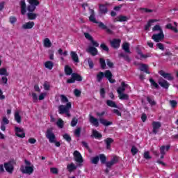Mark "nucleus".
Returning a JSON list of instances; mask_svg holds the SVG:
<instances>
[{
  "instance_id": "nucleus-32",
  "label": "nucleus",
  "mask_w": 178,
  "mask_h": 178,
  "mask_svg": "<svg viewBox=\"0 0 178 178\" xmlns=\"http://www.w3.org/2000/svg\"><path fill=\"white\" fill-rule=\"evenodd\" d=\"M27 17L29 20H35L37 19V14L33 12H29L27 13Z\"/></svg>"
},
{
  "instance_id": "nucleus-33",
  "label": "nucleus",
  "mask_w": 178,
  "mask_h": 178,
  "mask_svg": "<svg viewBox=\"0 0 178 178\" xmlns=\"http://www.w3.org/2000/svg\"><path fill=\"white\" fill-rule=\"evenodd\" d=\"M44 67L46 69H49V70H52L54 68V63L52 61H46L44 63Z\"/></svg>"
},
{
  "instance_id": "nucleus-45",
  "label": "nucleus",
  "mask_w": 178,
  "mask_h": 178,
  "mask_svg": "<svg viewBox=\"0 0 178 178\" xmlns=\"http://www.w3.org/2000/svg\"><path fill=\"white\" fill-rule=\"evenodd\" d=\"M119 98L120 99H122V100L129 101V95L121 93L119 95Z\"/></svg>"
},
{
  "instance_id": "nucleus-25",
  "label": "nucleus",
  "mask_w": 178,
  "mask_h": 178,
  "mask_svg": "<svg viewBox=\"0 0 178 178\" xmlns=\"http://www.w3.org/2000/svg\"><path fill=\"white\" fill-rule=\"evenodd\" d=\"M122 49L126 52V54H131L130 51V43L124 42L122 46Z\"/></svg>"
},
{
  "instance_id": "nucleus-17",
  "label": "nucleus",
  "mask_w": 178,
  "mask_h": 178,
  "mask_svg": "<svg viewBox=\"0 0 178 178\" xmlns=\"http://www.w3.org/2000/svg\"><path fill=\"white\" fill-rule=\"evenodd\" d=\"M90 15L89 17V20L92 23H95L96 24H99V22L97 21V19H95V13L94 10L90 9Z\"/></svg>"
},
{
  "instance_id": "nucleus-62",
  "label": "nucleus",
  "mask_w": 178,
  "mask_h": 178,
  "mask_svg": "<svg viewBox=\"0 0 178 178\" xmlns=\"http://www.w3.org/2000/svg\"><path fill=\"white\" fill-rule=\"evenodd\" d=\"M124 91H126V88H122V86L119 87L117 90V92H118L119 95L123 94V92H124Z\"/></svg>"
},
{
  "instance_id": "nucleus-26",
  "label": "nucleus",
  "mask_w": 178,
  "mask_h": 178,
  "mask_svg": "<svg viewBox=\"0 0 178 178\" xmlns=\"http://www.w3.org/2000/svg\"><path fill=\"white\" fill-rule=\"evenodd\" d=\"M140 70V72H144L147 74H151V72L148 70V65H147V64H141Z\"/></svg>"
},
{
  "instance_id": "nucleus-3",
  "label": "nucleus",
  "mask_w": 178,
  "mask_h": 178,
  "mask_svg": "<svg viewBox=\"0 0 178 178\" xmlns=\"http://www.w3.org/2000/svg\"><path fill=\"white\" fill-rule=\"evenodd\" d=\"M29 5L27 6L28 12H34L40 5V0H26Z\"/></svg>"
},
{
  "instance_id": "nucleus-23",
  "label": "nucleus",
  "mask_w": 178,
  "mask_h": 178,
  "mask_svg": "<svg viewBox=\"0 0 178 178\" xmlns=\"http://www.w3.org/2000/svg\"><path fill=\"white\" fill-rule=\"evenodd\" d=\"M98 27H99V29H102V30H106V33H108V34H112V30L109 29L108 26H106V25H104V22H99Z\"/></svg>"
},
{
  "instance_id": "nucleus-58",
  "label": "nucleus",
  "mask_w": 178,
  "mask_h": 178,
  "mask_svg": "<svg viewBox=\"0 0 178 178\" xmlns=\"http://www.w3.org/2000/svg\"><path fill=\"white\" fill-rule=\"evenodd\" d=\"M100 47L102 48V49H103V51H106V52H109V47H108V46H106L105 43H102L100 44Z\"/></svg>"
},
{
  "instance_id": "nucleus-49",
  "label": "nucleus",
  "mask_w": 178,
  "mask_h": 178,
  "mask_svg": "<svg viewBox=\"0 0 178 178\" xmlns=\"http://www.w3.org/2000/svg\"><path fill=\"white\" fill-rule=\"evenodd\" d=\"M56 124L60 129H63V126L65 124L63 122V120L61 118H59L56 122Z\"/></svg>"
},
{
  "instance_id": "nucleus-64",
  "label": "nucleus",
  "mask_w": 178,
  "mask_h": 178,
  "mask_svg": "<svg viewBox=\"0 0 178 178\" xmlns=\"http://www.w3.org/2000/svg\"><path fill=\"white\" fill-rule=\"evenodd\" d=\"M74 94L75 97H80L81 95V91H80L79 89H74Z\"/></svg>"
},
{
  "instance_id": "nucleus-37",
  "label": "nucleus",
  "mask_w": 178,
  "mask_h": 178,
  "mask_svg": "<svg viewBox=\"0 0 178 178\" xmlns=\"http://www.w3.org/2000/svg\"><path fill=\"white\" fill-rule=\"evenodd\" d=\"M106 105H108V106H110V108H118V105L116 104V102L112 100H107Z\"/></svg>"
},
{
  "instance_id": "nucleus-18",
  "label": "nucleus",
  "mask_w": 178,
  "mask_h": 178,
  "mask_svg": "<svg viewBox=\"0 0 178 178\" xmlns=\"http://www.w3.org/2000/svg\"><path fill=\"white\" fill-rule=\"evenodd\" d=\"M108 13V7L104 4L99 5V15H106Z\"/></svg>"
},
{
  "instance_id": "nucleus-12",
  "label": "nucleus",
  "mask_w": 178,
  "mask_h": 178,
  "mask_svg": "<svg viewBox=\"0 0 178 178\" xmlns=\"http://www.w3.org/2000/svg\"><path fill=\"white\" fill-rule=\"evenodd\" d=\"M119 162V159L118 156H115L112 158L111 161L106 162V166L108 169H111L113 166V165H116Z\"/></svg>"
},
{
  "instance_id": "nucleus-51",
  "label": "nucleus",
  "mask_w": 178,
  "mask_h": 178,
  "mask_svg": "<svg viewBox=\"0 0 178 178\" xmlns=\"http://www.w3.org/2000/svg\"><path fill=\"white\" fill-rule=\"evenodd\" d=\"M152 31H159V33H163L162 28H161V26H159V25H155L153 27Z\"/></svg>"
},
{
  "instance_id": "nucleus-13",
  "label": "nucleus",
  "mask_w": 178,
  "mask_h": 178,
  "mask_svg": "<svg viewBox=\"0 0 178 178\" xmlns=\"http://www.w3.org/2000/svg\"><path fill=\"white\" fill-rule=\"evenodd\" d=\"M19 6L21 9V15H26V12H27V5L26 4V0H20Z\"/></svg>"
},
{
  "instance_id": "nucleus-47",
  "label": "nucleus",
  "mask_w": 178,
  "mask_h": 178,
  "mask_svg": "<svg viewBox=\"0 0 178 178\" xmlns=\"http://www.w3.org/2000/svg\"><path fill=\"white\" fill-rule=\"evenodd\" d=\"M63 138H64V140H65V141H67V143L72 142V137L70 136V135H69V134H65L63 136Z\"/></svg>"
},
{
  "instance_id": "nucleus-4",
  "label": "nucleus",
  "mask_w": 178,
  "mask_h": 178,
  "mask_svg": "<svg viewBox=\"0 0 178 178\" xmlns=\"http://www.w3.org/2000/svg\"><path fill=\"white\" fill-rule=\"evenodd\" d=\"M76 81H83V76L78 73H72V77L68 79L66 82L67 84H73Z\"/></svg>"
},
{
  "instance_id": "nucleus-2",
  "label": "nucleus",
  "mask_w": 178,
  "mask_h": 178,
  "mask_svg": "<svg viewBox=\"0 0 178 178\" xmlns=\"http://www.w3.org/2000/svg\"><path fill=\"white\" fill-rule=\"evenodd\" d=\"M15 165H16V161L14 159H12L8 162L4 163L3 166L6 172L10 173V175H12L15 170Z\"/></svg>"
},
{
  "instance_id": "nucleus-6",
  "label": "nucleus",
  "mask_w": 178,
  "mask_h": 178,
  "mask_svg": "<svg viewBox=\"0 0 178 178\" xmlns=\"http://www.w3.org/2000/svg\"><path fill=\"white\" fill-rule=\"evenodd\" d=\"M20 171L24 175H32V173L34 172V165H32V166L22 165L20 168Z\"/></svg>"
},
{
  "instance_id": "nucleus-29",
  "label": "nucleus",
  "mask_w": 178,
  "mask_h": 178,
  "mask_svg": "<svg viewBox=\"0 0 178 178\" xmlns=\"http://www.w3.org/2000/svg\"><path fill=\"white\" fill-rule=\"evenodd\" d=\"M64 70L67 76H71L72 74H73V69H72V67H70V66L69 65H65Z\"/></svg>"
},
{
  "instance_id": "nucleus-41",
  "label": "nucleus",
  "mask_w": 178,
  "mask_h": 178,
  "mask_svg": "<svg viewBox=\"0 0 178 178\" xmlns=\"http://www.w3.org/2000/svg\"><path fill=\"white\" fill-rule=\"evenodd\" d=\"M117 22H127L129 20V18L124 15H120L117 17Z\"/></svg>"
},
{
  "instance_id": "nucleus-52",
  "label": "nucleus",
  "mask_w": 178,
  "mask_h": 178,
  "mask_svg": "<svg viewBox=\"0 0 178 178\" xmlns=\"http://www.w3.org/2000/svg\"><path fill=\"white\" fill-rule=\"evenodd\" d=\"M8 70L6 68H1L0 69V76H8Z\"/></svg>"
},
{
  "instance_id": "nucleus-19",
  "label": "nucleus",
  "mask_w": 178,
  "mask_h": 178,
  "mask_svg": "<svg viewBox=\"0 0 178 178\" xmlns=\"http://www.w3.org/2000/svg\"><path fill=\"white\" fill-rule=\"evenodd\" d=\"M34 26H35V23H34V22H29L22 25V29H24V30H30L33 29Z\"/></svg>"
},
{
  "instance_id": "nucleus-1",
  "label": "nucleus",
  "mask_w": 178,
  "mask_h": 178,
  "mask_svg": "<svg viewBox=\"0 0 178 178\" xmlns=\"http://www.w3.org/2000/svg\"><path fill=\"white\" fill-rule=\"evenodd\" d=\"M96 77L98 83H101L104 77H106V79L108 80L109 83H111V84H115V83H116V80L112 79V77H113V74H112V72H111V70H106L104 72H98Z\"/></svg>"
},
{
  "instance_id": "nucleus-9",
  "label": "nucleus",
  "mask_w": 178,
  "mask_h": 178,
  "mask_svg": "<svg viewBox=\"0 0 178 178\" xmlns=\"http://www.w3.org/2000/svg\"><path fill=\"white\" fill-rule=\"evenodd\" d=\"M73 155L74 161L78 163H83L84 162V160L83 159V156H81L80 152L75 150L73 153Z\"/></svg>"
},
{
  "instance_id": "nucleus-54",
  "label": "nucleus",
  "mask_w": 178,
  "mask_h": 178,
  "mask_svg": "<svg viewBox=\"0 0 178 178\" xmlns=\"http://www.w3.org/2000/svg\"><path fill=\"white\" fill-rule=\"evenodd\" d=\"M9 22L11 24H15V23H16V22H17V18H16V17H15V16H10L9 17Z\"/></svg>"
},
{
  "instance_id": "nucleus-60",
  "label": "nucleus",
  "mask_w": 178,
  "mask_h": 178,
  "mask_svg": "<svg viewBox=\"0 0 178 178\" xmlns=\"http://www.w3.org/2000/svg\"><path fill=\"white\" fill-rule=\"evenodd\" d=\"M170 104L172 106V108H176L177 106V101L176 100H170Z\"/></svg>"
},
{
  "instance_id": "nucleus-34",
  "label": "nucleus",
  "mask_w": 178,
  "mask_h": 178,
  "mask_svg": "<svg viewBox=\"0 0 178 178\" xmlns=\"http://www.w3.org/2000/svg\"><path fill=\"white\" fill-rule=\"evenodd\" d=\"M155 22H158L156 19H149L147 22V24L145 26V30L147 31V30H149V27H151V24L152 23H155Z\"/></svg>"
},
{
  "instance_id": "nucleus-59",
  "label": "nucleus",
  "mask_w": 178,
  "mask_h": 178,
  "mask_svg": "<svg viewBox=\"0 0 178 178\" xmlns=\"http://www.w3.org/2000/svg\"><path fill=\"white\" fill-rule=\"evenodd\" d=\"M50 172L51 173H53V175H58V173H59V170L56 168H51Z\"/></svg>"
},
{
  "instance_id": "nucleus-55",
  "label": "nucleus",
  "mask_w": 178,
  "mask_h": 178,
  "mask_svg": "<svg viewBox=\"0 0 178 178\" xmlns=\"http://www.w3.org/2000/svg\"><path fill=\"white\" fill-rule=\"evenodd\" d=\"M131 152L132 154V155H137V153L138 152V149H137V147H136V146H132L131 149Z\"/></svg>"
},
{
  "instance_id": "nucleus-27",
  "label": "nucleus",
  "mask_w": 178,
  "mask_h": 178,
  "mask_svg": "<svg viewBox=\"0 0 178 178\" xmlns=\"http://www.w3.org/2000/svg\"><path fill=\"white\" fill-rule=\"evenodd\" d=\"M91 137H95V138H97L98 140H99V138H102V134L98 131L93 129Z\"/></svg>"
},
{
  "instance_id": "nucleus-21",
  "label": "nucleus",
  "mask_w": 178,
  "mask_h": 178,
  "mask_svg": "<svg viewBox=\"0 0 178 178\" xmlns=\"http://www.w3.org/2000/svg\"><path fill=\"white\" fill-rule=\"evenodd\" d=\"M89 121L95 127H99V122L98 121V119L95 118L94 116L90 115Z\"/></svg>"
},
{
  "instance_id": "nucleus-8",
  "label": "nucleus",
  "mask_w": 178,
  "mask_h": 178,
  "mask_svg": "<svg viewBox=\"0 0 178 178\" xmlns=\"http://www.w3.org/2000/svg\"><path fill=\"white\" fill-rule=\"evenodd\" d=\"M159 74H160V76H162L163 79H165V80H168V81H172V80H175V77L173 76V75H172V74L165 72V71L163 70H160L159 72Z\"/></svg>"
},
{
  "instance_id": "nucleus-10",
  "label": "nucleus",
  "mask_w": 178,
  "mask_h": 178,
  "mask_svg": "<svg viewBox=\"0 0 178 178\" xmlns=\"http://www.w3.org/2000/svg\"><path fill=\"white\" fill-rule=\"evenodd\" d=\"M15 136H17V137H19V138H24V137H26V133H24V129L19 127H15Z\"/></svg>"
},
{
  "instance_id": "nucleus-43",
  "label": "nucleus",
  "mask_w": 178,
  "mask_h": 178,
  "mask_svg": "<svg viewBox=\"0 0 178 178\" xmlns=\"http://www.w3.org/2000/svg\"><path fill=\"white\" fill-rule=\"evenodd\" d=\"M149 81L150 82L151 86L154 87V88H156L157 90L159 88V85H158V83H156V82H155V80H154V79L150 78L149 79Z\"/></svg>"
},
{
  "instance_id": "nucleus-44",
  "label": "nucleus",
  "mask_w": 178,
  "mask_h": 178,
  "mask_svg": "<svg viewBox=\"0 0 178 178\" xmlns=\"http://www.w3.org/2000/svg\"><path fill=\"white\" fill-rule=\"evenodd\" d=\"M15 120L17 123H22V116H20L19 112L15 113Z\"/></svg>"
},
{
  "instance_id": "nucleus-15",
  "label": "nucleus",
  "mask_w": 178,
  "mask_h": 178,
  "mask_svg": "<svg viewBox=\"0 0 178 178\" xmlns=\"http://www.w3.org/2000/svg\"><path fill=\"white\" fill-rule=\"evenodd\" d=\"M163 38H165V35L162 32L158 34H154L152 37V39L154 40L155 42H159V41L163 40Z\"/></svg>"
},
{
  "instance_id": "nucleus-38",
  "label": "nucleus",
  "mask_w": 178,
  "mask_h": 178,
  "mask_svg": "<svg viewBox=\"0 0 178 178\" xmlns=\"http://www.w3.org/2000/svg\"><path fill=\"white\" fill-rule=\"evenodd\" d=\"M120 58H123L127 62H130L131 60L130 59V56L124 53H120L119 54Z\"/></svg>"
},
{
  "instance_id": "nucleus-40",
  "label": "nucleus",
  "mask_w": 178,
  "mask_h": 178,
  "mask_svg": "<svg viewBox=\"0 0 178 178\" xmlns=\"http://www.w3.org/2000/svg\"><path fill=\"white\" fill-rule=\"evenodd\" d=\"M90 162L93 165H98V162H99V156H96L95 157H92Z\"/></svg>"
},
{
  "instance_id": "nucleus-50",
  "label": "nucleus",
  "mask_w": 178,
  "mask_h": 178,
  "mask_svg": "<svg viewBox=\"0 0 178 178\" xmlns=\"http://www.w3.org/2000/svg\"><path fill=\"white\" fill-rule=\"evenodd\" d=\"M99 159H100L102 163H103V164L106 163V156H105V154H99Z\"/></svg>"
},
{
  "instance_id": "nucleus-20",
  "label": "nucleus",
  "mask_w": 178,
  "mask_h": 178,
  "mask_svg": "<svg viewBox=\"0 0 178 178\" xmlns=\"http://www.w3.org/2000/svg\"><path fill=\"white\" fill-rule=\"evenodd\" d=\"M87 52L90 54V55H92V56H95L96 55H98V49H97V48L92 47V46H90L88 48Z\"/></svg>"
},
{
  "instance_id": "nucleus-42",
  "label": "nucleus",
  "mask_w": 178,
  "mask_h": 178,
  "mask_svg": "<svg viewBox=\"0 0 178 178\" xmlns=\"http://www.w3.org/2000/svg\"><path fill=\"white\" fill-rule=\"evenodd\" d=\"M60 101L63 104H69V99L65 95H60Z\"/></svg>"
},
{
  "instance_id": "nucleus-63",
  "label": "nucleus",
  "mask_w": 178,
  "mask_h": 178,
  "mask_svg": "<svg viewBox=\"0 0 178 178\" xmlns=\"http://www.w3.org/2000/svg\"><path fill=\"white\" fill-rule=\"evenodd\" d=\"M85 38L86 40H89V41H91L93 38L92 36L89 33H84Z\"/></svg>"
},
{
  "instance_id": "nucleus-48",
  "label": "nucleus",
  "mask_w": 178,
  "mask_h": 178,
  "mask_svg": "<svg viewBox=\"0 0 178 178\" xmlns=\"http://www.w3.org/2000/svg\"><path fill=\"white\" fill-rule=\"evenodd\" d=\"M74 134L76 136V137L80 138V136L81 134V128H76L74 131Z\"/></svg>"
},
{
  "instance_id": "nucleus-57",
  "label": "nucleus",
  "mask_w": 178,
  "mask_h": 178,
  "mask_svg": "<svg viewBox=\"0 0 178 178\" xmlns=\"http://www.w3.org/2000/svg\"><path fill=\"white\" fill-rule=\"evenodd\" d=\"M44 90L46 91H49V88H51V85L48 83V81H45L43 84Z\"/></svg>"
},
{
  "instance_id": "nucleus-7",
  "label": "nucleus",
  "mask_w": 178,
  "mask_h": 178,
  "mask_svg": "<svg viewBox=\"0 0 178 178\" xmlns=\"http://www.w3.org/2000/svg\"><path fill=\"white\" fill-rule=\"evenodd\" d=\"M46 137L48 138L49 143H55V140L56 139V136L55 134L52 132V129H47L46 132Z\"/></svg>"
},
{
  "instance_id": "nucleus-46",
  "label": "nucleus",
  "mask_w": 178,
  "mask_h": 178,
  "mask_svg": "<svg viewBox=\"0 0 178 178\" xmlns=\"http://www.w3.org/2000/svg\"><path fill=\"white\" fill-rule=\"evenodd\" d=\"M139 10H141L142 13H152L154 12L153 10L148 9L147 8H140Z\"/></svg>"
},
{
  "instance_id": "nucleus-22",
  "label": "nucleus",
  "mask_w": 178,
  "mask_h": 178,
  "mask_svg": "<svg viewBox=\"0 0 178 178\" xmlns=\"http://www.w3.org/2000/svg\"><path fill=\"white\" fill-rule=\"evenodd\" d=\"M70 56L74 63H79V62H80V60H79V55H77L76 51H71Z\"/></svg>"
},
{
  "instance_id": "nucleus-39",
  "label": "nucleus",
  "mask_w": 178,
  "mask_h": 178,
  "mask_svg": "<svg viewBox=\"0 0 178 178\" xmlns=\"http://www.w3.org/2000/svg\"><path fill=\"white\" fill-rule=\"evenodd\" d=\"M99 62L102 69H106V63L105 62V59L100 58Z\"/></svg>"
},
{
  "instance_id": "nucleus-28",
  "label": "nucleus",
  "mask_w": 178,
  "mask_h": 178,
  "mask_svg": "<svg viewBox=\"0 0 178 178\" xmlns=\"http://www.w3.org/2000/svg\"><path fill=\"white\" fill-rule=\"evenodd\" d=\"M43 44L44 48H51L52 47V42H51V40L48 38H44Z\"/></svg>"
},
{
  "instance_id": "nucleus-30",
  "label": "nucleus",
  "mask_w": 178,
  "mask_h": 178,
  "mask_svg": "<svg viewBox=\"0 0 178 178\" xmlns=\"http://www.w3.org/2000/svg\"><path fill=\"white\" fill-rule=\"evenodd\" d=\"M104 143L106 145V149H109L111 148V144L113 143V139L112 138H107L104 140Z\"/></svg>"
},
{
  "instance_id": "nucleus-16",
  "label": "nucleus",
  "mask_w": 178,
  "mask_h": 178,
  "mask_svg": "<svg viewBox=\"0 0 178 178\" xmlns=\"http://www.w3.org/2000/svg\"><path fill=\"white\" fill-rule=\"evenodd\" d=\"M159 84L163 88H165V90H168L170 86V83L168 82V81L163 79H159Z\"/></svg>"
},
{
  "instance_id": "nucleus-36",
  "label": "nucleus",
  "mask_w": 178,
  "mask_h": 178,
  "mask_svg": "<svg viewBox=\"0 0 178 178\" xmlns=\"http://www.w3.org/2000/svg\"><path fill=\"white\" fill-rule=\"evenodd\" d=\"M147 101L152 106H155V105H156V102H155L153 97H147Z\"/></svg>"
},
{
  "instance_id": "nucleus-35",
  "label": "nucleus",
  "mask_w": 178,
  "mask_h": 178,
  "mask_svg": "<svg viewBox=\"0 0 178 178\" xmlns=\"http://www.w3.org/2000/svg\"><path fill=\"white\" fill-rule=\"evenodd\" d=\"M67 169L69 172H73V170H76V169H77V166H76L74 163H71L67 165Z\"/></svg>"
},
{
  "instance_id": "nucleus-14",
  "label": "nucleus",
  "mask_w": 178,
  "mask_h": 178,
  "mask_svg": "<svg viewBox=\"0 0 178 178\" xmlns=\"http://www.w3.org/2000/svg\"><path fill=\"white\" fill-rule=\"evenodd\" d=\"M120 42H122L120 39H113V40L110 42V44L112 48H114V49H118L120 47Z\"/></svg>"
},
{
  "instance_id": "nucleus-5",
  "label": "nucleus",
  "mask_w": 178,
  "mask_h": 178,
  "mask_svg": "<svg viewBox=\"0 0 178 178\" xmlns=\"http://www.w3.org/2000/svg\"><path fill=\"white\" fill-rule=\"evenodd\" d=\"M70 108H72L71 102L67 103L65 106L61 104L58 106V113L63 115L65 112H67V111H70Z\"/></svg>"
},
{
  "instance_id": "nucleus-61",
  "label": "nucleus",
  "mask_w": 178,
  "mask_h": 178,
  "mask_svg": "<svg viewBox=\"0 0 178 178\" xmlns=\"http://www.w3.org/2000/svg\"><path fill=\"white\" fill-rule=\"evenodd\" d=\"M145 159H152V156H149V152H145L143 154Z\"/></svg>"
},
{
  "instance_id": "nucleus-31",
  "label": "nucleus",
  "mask_w": 178,
  "mask_h": 178,
  "mask_svg": "<svg viewBox=\"0 0 178 178\" xmlns=\"http://www.w3.org/2000/svg\"><path fill=\"white\" fill-rule=\"evenodd\" d=\"M138 55H140V58L143 59H147V58H151L152 56L151 53L144 54L143 52H141V50L138 51Z\"/></svg>"
},
{
  "instance_id": "nucleus-53",
  "label": "nucleus",
  "mask_w": 178,
  "mask_h": 178,
  "mask_svg": "<svg viewBox=\"0 0 178 178\" xmlns=\"http://www.w3.org/2000/svg\"><path fill=\"white\" fill-rule=\"evenodd\" d=\"M77 123H79V120L76 118H73L71 121V126L72 127H74L77 125Z\"/></svg>"
},
{
  "instance_id": "nucleus-11",
  "label": "nucleus",
  "mask_w": 178,
  "mask_h": 178,
  "mask_svg": "<svg viewBox=\"0 0 178 178\" xmlns=\"http://www.w3.org/2000/svg\"><path fill=\"white\" fill-rule=\"evenodd\" d=\"M152 126L153 127L152 133L154 134H157L158 130H159V129H161V127H162V124L161 123V122L153 121L152 122Z\"/></svg>"
},
{
  "instance_id": "nucleus-56",
  "label": "nucleus",
  "mask_w": 178,
  "mask_h": 178,
  "mask_svg": "<svg viewBox=\"0 0 178 178\" xmlns=\"http://www.w3.org/2000/svg\"><path fill=\"white\" fill-rule=\"evenodd\" d=\"M88 63L90 69H94V61L91 59V58H88Z\"/></svg>"
},
{
  "instance_id": "nucleus-24",
  "label": "nucleus",
  "mask_w": 178,
  "mask_h": 178,
  "mask_svg": "<svg viewBox=\"0 0 178 178\" xmlns=\"http://www.w3.org/2000/svg\"><path fill=\"white\" fill-rule=\"evenodd\" d=\"M99 122L101 124H103V126H106L108 127V126H112L113 124V122L112 121H108L104 118H100Z\"/></svg>"
}]
</instances>
